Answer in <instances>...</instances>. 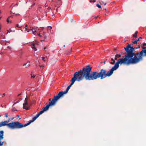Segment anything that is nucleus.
Returning a JSON list of instances; mask_svg holds the SVG:
<instances>
[{"instance_id": "obj_36", "label": "nucleus", "mask_w": 146, "mask_h": 146, "mask_svg": "<svg viewBox=\"0 0 146 146\" xmlns=\"http://www.w3.org/2000/svg\"><path fill=\"white\" fill-rule=\"evenodd\" d=\"M38 35L40 37L42 36L40 35V34H38Z\"/></svg>"}, {"instance_id": "obj_24", "label": "nucleus", "mask_w": 146, "mask_h": 146, "mask_svg": "<svg viewBox=\"0 0 146 146\" xmlns=\"http://www.w3.org/2000/svg\"><path fill=\"white\" fill-rule=\"evenodd\" d=\"M17 110H16L15 108L14 107H13V109H12V111H17Z\"/></svg>"}, {"instance_id": "obj_37", "label": "nucleus", "mask_w": 146, "mask_h": 146, "mask_svg": "<svg viewBox=\"0 0 146 146\" xmlns=\"http://www.w3.org/2000/svg\"><path fill=\"white\" fill-rule=\"evenodd\" d=\"M17 103V102L13 104V106H14L15 105V104H16Z\"/></svg>"}, {"instance_id": "obj_33", "label": "nucleus", "mask_w": 146, "mask_h": 146, "mask_svg": "<svg viewBox=\"0 0 146 146\" xmlns=\"http://www.w3.org/2000/svg\"><path fill=\"white\" fill-rule=\"evenodd\" d=\"M58 12L57 9H56L55 10V13H56Z\"/></svg>"}, {"instance_id": "obj_17", "label": "nucleus", "mask_w": 146, "mask_h": 146, "mask_svg": "<svg viewBox=\"0 0 146 146\" xmlns=\"http://www.w3.org/2000/svg\"><path fill=\"white\" fill-rule=\"evenodd\" d=\"M111 61H112V62H110V64H114L115 62V60H114V59L113 58H111Z\"/></svg>"}, {"instance_id": "obj_2", "label": "nucleus", "mask_w": 146, "mask_h": 146, "mask_svg": "<svg viewBox=\"0 0 146 146\" xmlns=\"http://www.w3.org/2000/svg\"><path fill=\"white\" fill-rule=\"evenodd\" d=\"M128 45L124 48L126 55L124 58L119 59L121 63L123 64L129 65L131 64H134L139 63L140 60H137L136 58H139L140 52L135 53V49L139 48L142 47V45L139 44L137 47L131 46L130 44L127 43Z\"/></svg>"}, {"instance_id": "obj_21", "label": "nucleus", "mask_w": 146, "mask_h": 146, "mask_svg": "<svg viewBox=\"0 0 146 146\" xmlns=\"http://www.w3.org/2000/svg\"><path fill=\"white\" fill-rule=\"evenodd\" d=\"M47 29L48 30H51L52 29V27H51L49 26L47 27Z\"/></svg>"}, {"instance_id": "obj_12", "label": "nucleus", "mask_w": 146, "mask_h": 146, "mask_svg": "<svg viewBox=\"0 0 146 146\" xmlns=\"http://www.w3.org/2000/svg\"><path fill=\"white\" fill-rule=\"evenodd\" d=\"M23 65V66H26L25 68H27L30 65V62H27L26 63L24 64Z\"/></svg>"}, {"instance_id": "obj_15", "label": "nucleus", "mask_w": 146, "mask_h": 146, "mask_svg": "<svg viewBox=\"0 0 146 146\" xmlns=\"http://www.w3.org/2000/svg\"><path fill=\"white\" fill-rule=\"evenodd\" d=\"M138 34V32L136 31L135 32V33L133 35V38H137V35Z\"/></svg>"}, {"instance_id": "obj_1", "label": "nucleus", "mask_w": 146, "mask_h": 146, "mask_svg": "<svg viewBox=\"0 0 146 146\" xmlns=\"http://www.w3.org/2000/svg\"><path fill=\"white\" fill-rule=\"evenodd\" d=\"M121 65L122 64L119 59L114 66L109 71L107 72L105 69H102L99 72L97 71L90 72L92 68L90 65H88L85 68H83L82 70L86 80L89 81L93 80L100 78L101 79H102L108 76L110 77L113 73V71L117 70L119 67V65Z\"/></svg>"}, {"instance_id": "obj_48", "label": "nucleus", "mask_w": 146, "mask_h": 146, "mask_svg": "<svg viewBox=\"0 0 146 146\" xmlns=\"http://www.w3.org/2000/svg\"><path fill=\"white\" fill-rule=\"evenodd\" d=\"M20 95V94H19L18 95V96H19Z\"/></svg>"}, {"instance_id": "obj_34", "label": "nucleus", "mask_w": 146, "mask_h": 146, "mask_svg": "<svg viewBox=\"0 0 146 146\" xmlns=\"http://www.w3.org/2000/svg\"><path fill=\"white\" fill-rule=\"evenodd\" d=\"M117 50V49L116 48H115L114 49V51H116V50Z\"/></svg>"}, {"instance_id": "obj_38", "label": "nucleus", "mask_w": 146, "mask_h": 146, "mask_svg": "<svg viewBox=\"0 0 146 146\" xmlns=\"http://www.w3.org/2000/svg\"><path fill=\"white\" fill-rule=\"evenodd\" d=\"M40 67H43V66L42 65H39Z\"/></svg>"}, {"instance_id": "obj_44", "label": "nucleus", "mask_w": 146, "mask_h": 146, "mask_svg": "<svg viewBox=\"0 0 146 146\" xmlns=\"http://www.w3.org/2000/svg\"><path fill=\"white\" fill-rule=\"evenodd\" d=\"M122 52H121L120 54H121V55L122 54Z\"/></svg>"}, {"instance_id": "obj_27", "label": "nucleus", "mask_w": 146, "mask_h": 146, "mask_svg": "<svg viewBox=\"0 0 146 146\" xmlns=\"http://www.w3.org/2000/svg\"><path fill=\"white\" fill-rule=\"evenodd\" d=\"M17 27H19V28H23L24 27V26H23V27H19V25H17Z\"/></svg>"}, {"instance_id": "obj_22", "label": "nucleus", "mask_w": 146, "mask_h": 146, "mask_svg": "<svg viewBox=\"0 0 146 146\" xmlns=\"http://www.w3.org/2000/svg\"><path fill=\"white\" fill-rule=\"evenodd\" d=\"M96 6L99 8H101V6L100 5L98 4H97L96 5Z\"/></svg>"}, {"instance_id": "obj_19", "label": "nucleus", "mask_w": 146, "mask_h": 146, "mask_svg": "<svg viewBox=\"0 0 146 146\" xmlns=\"http://www.w3.org/2000/svg\"><path fill=\"white\" fill-rule=\"evenodd\" d=\"M13 17L12 16H10L8 18L7 20V21L8 23H9V20L10 19V18H12Z\"/></svg>"}, {"instance_id": "obj_59", "label": "nucleus", "mask_w": 146, "mask_h": 146, "mask_svg": "<svg viewBox=\"0 0 146 146\" xmlns=\"http://www.w3.org/2000/svg\"><path fill=\"white\" fill-rule=\"evenodd\" d=\"M13 13V14H15V13Z\"/></svg>"}, {"instance_id": "obj_51", "label": "nucleus", "mask_w": 146, "mask_h": 146, "mask_svg": "<svg viewBox=\"0 0 146 146\" xmlns=\"http://www.w3.org/2000/svg\"><path fill=\"white\" fill-rule=\"evenodd\" d=\"M63 46H64V47H65V45H63Z\"/></svg>"}, {"instance_id": "obj_13", "label": "nucleus", "mask_w": 146, "mask_h": 146, "mask_svg": "<svg viewBox=\"0 0 146 146\" xmlns=\"http://www.w3.org/2000/svg\"><path fill=\"white\" fill-rule=\"evenodd\" d=\"M116 55L115 56V57L114 58V59L115 60H117V57H120L121 56V54H117V53L116 52Z\"/></svg>"}, {"instance_id": "obj_8", "label": "nucleus", "mask_w": 146, "mask_h": 146, "mask_svg": "<svg viewBox=\"0 0 146 146\" xmlns=\"http://www.w3.org/2000/svg\"><path fill=\"white\" fill-rule=\"evenodd\" d=\"M40 115L38 113L35 116H34L32 119V120H31L29 121V122L27 123H26L24 125L22 124V128L25 127L28 125H29L31 123L35 121L37 118H38Z\"/></svg>"}, {"instance_id": "obj_35", "label": "nucleus", "mask_w": 146, "mask_h": 146, "mask_svg": "<svg viewBox=\"0 0 146 146\" xmlns=\"http://www.w3.org/2000/svg\"><path fill=\"white\" fill-rule=\"evenodd\" d=\"M5 95V93H4L3 94V96H4Z\"/></svg>"}, {"instance_id": "obj_49", "label": "nucleus", "mask_w": 146, "mask_h": 146, "mask_svg": "<svg viewBox=\"0 0 146 146\" xmlns=\"http://www.w3.org/2000/svg\"><path fill=\"white\" fill-rule=\"evenodd\" d=\"M19 15V14H16V15Z\"/></svg>"}, {"instance_id": "obj_56", "label": "nucleus", "mask_w": 146, "mask_h": 146, "mask_svg": "<svg viewBox=\"0 0 146 146\" xmlns=\"http://www.w3.org/2000/svg\"><path fill=\"white\" fill-rule=\"evenodd\" d=\"M51 1H53V0H51Z\"/></svg>"}, {"instance_id": "obj_53", "label": "nucleus", "mask_w": 146, "mask_h": 146, "mask_svg": "<svg viewBox=\"0 0 146 146\" xmlns=\"http://www.w3.org/2000/svg\"><path fill=\"white\" fill-rule=\"evenodd\" d=\"M1 106L2 107H3V106H2V105H1Z\"/></svg>"}, {"instance_id": "obj_61", "label": "nucleus", "mask_w": 146, "mask_h": 146, "mask_svg": "<svg viewBox=\"0 0 146 146\" xmlns=\"http://www.w3.org/2000/svg\"><path fill=\"white\" fill-rule=\"evenodd\" d=\"M97 17H96V18H97Z\"/></svg>"}, {"instance_id": "obj_30", "label": "nucleus", "mask_w": 146, "mask_h": 146, "mask_svg": "<svg viewBox=\"0 0 146 146\" xmlns=\"http://www.w3.org/2000/svg\"><path fill=\"white\" fill-rule=\"evenodd\" d=\"M28 98L27 97H26V98H25V101H27Z\"/></svg>"}, {"instance_id": "obj_20", "label": "nucleus", "mask_w": 146, "mask_h": 146, "mask_svg": "<svg viewBox=\"0 0 146 146\" xmlns=\"http://www.w3.org/2000/svg\"><path fill=\"white\" fill-rule=\"evenodd\" d=\"M42 59L44 61H45L46 60L45 59L46 58V59H47V57H46L45 58V57H42Z\"/></svg>"}, {"instance_id": "obj_58", "label": "nucleus", "mask_w": 146, "mask_h": 146, "mask_svg": "<svg viewBox=\"0 0 146 146\" xmlns=\"http://www.w3.org/2000/svg\"><path fill=\"white\" fill-rule=\"evenodd\" d=\"M53 13H54V11H53Z\"/></svg>"}, {"instance_id": "obj_46", "label": "nucleus", "mask_w": 146, "mask_h": 146, "mask_svg": "<svg viewBox=\"0 0 146 146\" xmlns=\"http://www.w3.org/2000/svg\"><path fill=\"white\" fill-rule=\"evenodd\" d=\"M104 9L105 10H106V8H104Z\"/></svg>"}, {"instance_id": "obj_54", "label": "nucleus", "mask_w": 146, "mask_h": 146, "mask_svg": "<svg viewBox=\"0 0 146 146\" xmlns=\"http://www.w3.org/2000/svg\"><path fill=\"white\" fill-rule=\"evenodd\" d=\"M17 116H18V117H19V115H17Z\"/></svg>"}, {"instance_id": "obj_57", "label": "nucleus", "mask_w": 146, "mask_h": 146, "mask_svg": "<svg viewBox=\"0 0 146 146\" xmlns=\"http://www.w3.org/2000/svg\"><path fill=\"white\" fill-rule=\"evenodd\" d=\"M100 3L101 4H102L101 3Z\"/></svg>"}, {"instance_id": "obj_41", "label": "nucleus", "mask_w": 146, "mask_h": 146, "mask_svg": "<svg viewBox=\"0 0 146 146\" xmlns=\"http://www.w3.org/2000/svg\"><path fill=\"white\" fill-rule=\"evenodd\" d=\"M38 30L39 32L40 31V29H38Z\"/></svg>"}, {"instance_id": "obj_39", "label": "nucleus", "mask_w": 146, "mask_h": 146, "mask_svg": "<svg viewBox=\"0 0 146 146\" xmlns=\"http://www.w3.org/2000/svg\"><path fill=\"white\" fill-rule=\"evenodd\" d=\"M40 28L41 29H44V27H40Z\"/></svg>"}, {"instance_id": "obj_29", "label": "nucleus", "mask_w": 146, "mask_h": 146, "mask_svg": "<svg viewBox=\"0 0 146 146\" xmlns=\"http://www.w3.org/2000/svg\"><path fill=\"white\" fill-rule=\"evenodd\" d=\"M35 76H36L35 75H34L33 76H31V77H32L33 78H34L35 77Z\"/></svg>"}, {"instance_id": "obj_5", "label": "nucleus", "mask_w": 146, "mask_h": 146, "mask_svg": "<svg viewBox=\"0 0 146 146\" xmlns=\"http://www.w3.org/2000/svg\"><path fill=\"white\" fill-rule=\"evenodd\" d=\"M70 88L69 86H68L65 91H62L59 92L58 94L53 97V99L57 102L58 100L60 98L63 97L64 95L68 92Z\"/></svg>"}, {"instance_id": "obj_45", "label": "nucleus", "mask_w": 146, "mask_h": 146, "mask_svg": "<svg viewBox=\"0 0 146 146\" xmlns=\"http://www.w3.org/2000/svg\"><path fill=\"white\" fill-rule=\"evenodd\" d=\"M51 99H49V100L50 101H51Z\"/></svg>"}, {"instance_id": "obj_42", "label": "nucleus", "mask_w": 146, "mask_h": 146, "mask_svg": "<svg viewBox=\"0 0 146 146\" xmlns=\"http://www.w3.org/2000/svg\"><path fill=\"white\" fill-rule=\"evenodd\" d=\"M7 47L9 48H10V47L9 46H8Z\"/></svg>"}, {"instance_id": "obj_11", "label": "nucleus", "mask_w": 146, "mask_h": 146, "mask_svg": "<svg viewBox=\"0 0 146 146\" xmlns=\"http://www.w3.org/2000/svg\"><path fill=\"white\" fill-rule=\"evenodd\" d=\"M37 28H36V27H35L33 28L32 29H31V30H30L29 31H30V30H31L32 33L33 34H34L35 33V32H36L37 33L38 32V31H36Z\"/></svg>"}, {"instance_id": "obj_10", "label": "nucleus", "mask_w": 146, "mask_h": 146, "mask_svg": "<svg viewBox=\"0 0 146 146\" xmlns=\"http://www.w3.org/2000/svg\"><path fill=\"white\" fill-rule=\"evenodd\" d=\"M27 101H24V103L23 104V109L26 110H28L29 109V108L26 106L28 105Z\"/></svg>"}, {"instance_id": "obj_60", "label": "nucleus", "mask_w": 146, "mask_h": 146, "mask_svg": "<svg viewBox=\"0 0 146 146\" xmlns=\"http://www.w3.org/2000/svg\"><path fill=\"white\" fill-rule=\"evenodd\" d=\"M1 13V11H0V13Z\"/></svg>"}, {"instance_id": "obj_6", "label": "nucleus", "mask_w": 146, "mask_h": 146, "mask_svg": "<svg viewBox=\"0 0 146 146\" xmlns=\"http://www.w3.org/2000/svg\"><path fill=\"white\" fill-rule=\"evenodd\" d=\"M56 103L57 102L53 98L51 101L49 102L48 104L46 105L45 107L43 108V110L40 111L38 113L40 115V114L43 113L44 111L47 110L50 106H55Z\"/></svg>"}, {"instance_id": "obj_62", "label": "nucleus", "mask_w": 146, "mask_h": 146, "mask_svg": "<svg viewBox=\"0 0 146 146\" xmlns=\"http://www.w3.org/2000/svg\"><path fill=\"white\" fill-rule=\"evenodd\" d=\"M58 1H60V0H58Z\"/></svg>"}, {"instance_id": "obj_50", "label": "nucleus", "mask_w": 146, "mask_h": 146, "mask_svg": "<svg viewBox=\"0 0 146 146\" xmlns=\"http://www.w3.org/2000/svg\"><path fill=\"white\" fill-rule=\"evenodd\" d=\"M104 64H105V61L104 62Z\"/></svg>"}, {"instance_id": "obj_18", "label": "nucleus", "mask_w": 146, "mask_h": 146, "mask_svg": "<svg viewBox=\"0 0 146 146\" xmlns=\"http://www.w3.org/2000/svg\"><path fill=\"white\" fill-rule=\"evenodd\" d=\"M27 25H25V27H24L23 28V29H25L24 30V31H27L28 32H29V31L26 28V27H27Z\"/></svg>"}, {"instance_id": "obj_28", "label": "nucleus", "mask_w": 146, "mask_h": 146, "mask_svg": "<svg viewBox=\"0 0 146 146\" xmlns=\"http://www.w3.org/2000/svg\"><path fill=\"white\" fill-rule=\"evenodd\" d=\"M5 116L6 117H8V114L7 113H6L5 115Z\"/></svg>"}, {"instance_id": "obj_26", "label": "nucleus", "mask_w": 146, "mask_h": 146, "mask_svg": "<svg viewBox=\"0 0 146 146\" xmlns=\"http://www.w3.org/2000/svg\"><path fill=\"white\" fill-rule=\"evenodd\" d=\"M142 45L143 46H145L146 45V43H144L142 44Z\"/></svg>"}, {"instance_id": "obj_52", "label": "nucleus", "mask_w": 146, "mask_h": 146, "mask_svg": "<svg viewBox=\"0 0 146 146\" xmlns=\"http://www.w3.org/2000/svg\"><path fill=\"white\" fill-rule=\"evenodd\" d=\"M1 95H2L1 94H0V96H1Z\"/></svg>"}, {"instance_id": "obj_14", "label": "nucleus", "mask_w": 146, "mask_h": 146, "mask_svg": "<svg viewBox=\"0 0 146 146\" xmlns=\"http://www.w3.org/2000/svg\"><path fill=\"white\" fill-rule=\"evenodd\" d=\"M133 40H134V41H132V42L134 44H137V42L139 41V39L136 40L135 39H133Z\"/></svg>"}, {"instance_id": "obj_9", "label": "nucleus", "mask_w": 146, "mask_h": 146, "mask_svg": "<svg viewBox=\"0 0 146 146\" xmlns=\"http://www.w3.org/2000/svg\"><path fill=\"white\" fill-rule=\"evenodd\" d=\"M4 133L3 131H0V146H2L4 143L3 141L1 142V140L4 138Z\"/></svg>"}, {"instance_id": "obj_3", "label": "nucleus", "mask_w": 146, "mask_h": 146, "mask_svg": "<svg viewBox=\"0 0 146 146\" xmlns=\"http://www.w3.org/2000/svg\"><path fill=\"white\" fill-rule=\"evenodd\" d=\"M10 120V119L9 118L7 120L4 121L0 122V127L7 126L8 128L12 129L22 128V124L19 121H12L11 123H8Z\"/></svg>"}, {"instance_id": "obj_23", "label": "nucleus", "mask_w": 146, "mask_h": 146, "mask_svg": "<svg viewBox=\"0 0 146 146\" xmlns=\"http://www.w3.org/2000/svg\"><path fill=\"white\" fill-rule=\"evenodd\" d=\"M90 1L91 3V2L94 3V2H96V1L95 0H90Z\"/></svg>"}, {"instance_id": "obj_25", "label": "nucleus", "mask_w": 146, "mask_h": 146, "mask_svg": "<svg viewBox=\"0 0 146 146\" xmlns=\"http://www.w3.org/2000/svg\"><path fill=\"white\" fill-rule=\"evenodd\" d=\"M45 33H44L43 34V35L44 36V38H46V37H47V36H46V35H45Z\"/></svg>"}, {"instance_id": "obj_4", "label": "nucleus", "mask_w": 146, "mask_h": 146, "mask_svg": "<svg viewBox=\"0 0 146 146\" xmlns=\"http://www.w3.org/2000/svg\"><path fill=\"white\" fill-rule=\"evenodd\" d=\"M85 79V77L82 70H80L78 72H76L74 74L73 77L71 79V83L68 86L71 87L74 84L75 81L80 82Z\"/></svg>"}, {"instance_id": "obj_55", "label": "nucleus", "mask_w": 146, "mask_h": 146, "mask_svg": "<svg viewBox=\"0 0 146 146\" xmlns=\"http://www.w3.org/2000/svg\"><path fill=\"white\" fill-rule=\"evenodd\" d=\"M13 119H14V118H13L12 119V120H13Z\"/></svg>"}, {"instance_id": "obj_47", "label": "nucleus", "mask_w": 146, "mask_h": 146, "mask_svg": "<svg viewBox=\"0 0 146 146\" xmlns=\"http://www.w3.org/2000/svg\"><path fill=\"white\" fill-rule=\"evenodd\" d=\"M70 54V52H69V53H68V54H67V55H68V54Z\"/></svg>"}, {"instance_id": "obj_16", "label": "nucleus", "mask_w": 146, "mask_h": 146, "mask_svg": "<svg viewBox=\"0 0 146 146\" xmlns=\"http://www.w3.org/2000/svg\"><path fill=\"white\" fill-rule=\"evenodd\" d=\"M31 47L32 48H33V49H34V50L35 51H36V48L35 47V44H32L31 45Z\"/></svg>"}, {"instance_id": "obj_43", "label": "nucleus", "mask_w": 146, "mask_h": 146, "mask_svg": "<svg viewBox=\"0 0 146 146\" xmlns=\"http://www.w3.org/2000/svg\"><path fill=\"white\" fill-rule=\"evenodd\" d=\"M46 47H45L44 49V50H45V49H46Z\"/></svg>"}, {"instance_id": "obj_31", "label": "nucleus", "mask_w": 146, "mask_h": 146, "mask_svg": "<svg viewBox=\"0 0 146 146\" xmlns=\"http://www.w3.org/2000/svg\"><path fill=\"white\" fill-rule=\"evenodd\" d=\"M51 7H48V9L47 10L48 11H49V10L51 9Z\"/></svg>"}, {"instance_id": "obj_32", "label": "nucleus", "mask_w": 146, "mask_h": 146, "mask_svg": "<svg viewBox=\"0 0 146 146\" xmlns=\"http://www.w3.org/2000/svg\"><path fill=\"white\" fill-rule=\"evenodd\" d=\"M142 37H140L138 39H139V40L140 39H142Z\"/></svg>"}, {"instance_id": "obj_40", "label": "nucleus", "mask_w": 146, "mask_h": 146, "mask_svg": "<svg viewBox=\"0 0 146 146\" xmlns=\"http://www.w3.org/2000/svg\"><path fill=\"white\" fill-rule=\"evenodd\" d=\"M106 4H107V3H104V6H106Z\"/></svg>"}, {"instance_id": "obj_7", "label": "nucleus", "mask_w": 146, "mask_h": 146, "mask_svg": "<svg viewBox=\"0 0 146 146\" xmlns=\"http://www.w3.org/2000/svg\"><path fill=\"white\" fill-rule=\"evenodd\" d=\"M142 49L140 52L139 58H136L137 60H140V61L143 60V57H146V47L142 46Z\"/></svg>"}]
</instances>
